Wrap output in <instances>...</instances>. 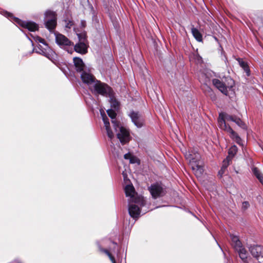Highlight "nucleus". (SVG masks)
Returning a JSON list of instances; mask_svg holds the SVG:
<instances>
[{"label":"nucleus","instance_id":"obj_36","mask_svg":"<svg viewBox=\"0 0 263 263\" xmlns=\"http://www.w3.org/2000/svg\"><path fill=\"white\" fill-rule=\"evenodd\" d=\"M206 95L209 96L212 101H216L217 99L216 95L213 90L212 91V92H210Z\"/></svg>","mask_w":263,"mask_h":263},{"label":"nucleus","instance_id":"obj_16","mask_svg":"<svg viewBox=\"0 0 263 263\" xmlns=\"http://www.w3.org/2000/svg\"><path fill=\"white\" fill-rule=\"evenodd\" d=\"M218 122L219 127L228 134H230L233 130L229 125L226 124L224 118L222 114H220L219 115Z\"/></svg>","mask_w":263,"mask_h":263},{"label":"nucleus","instance_id":"obj_26","mask_svg":"<svg viewBox=\"0 0 263 263\" xmlns=\"http://www.w3.org/2000/svg\"><path fill=\"white\" fill-rule=\"evenodd\" d=\"M91 13L92 14V20L93 22V24L96 25L100 23V21L98 16L96 14V11L94 10V8L92 5H91Z\"/></svg>","mask_w":263,"mask_h":263},{"label":"nucleus","instance_id":"obj_41","mask_svg":"<svg viewBox=\"0 0 263 263\" xmlns=\"http://www.w3.org/2000/svg\"><path fill=\"white\" fill-rule=\"evenodd\" d=\"M26 36L28 37V39L31 41L32 45H33V42L30 40V39L29 38V37L27 35H26Z\"/></svg>","mask_w":263,"mask_h":263},{"label":"nucleus","instance_id":"obj_23","mask_svg":"<svg viewBox=\"0 0 263 263\" xmlns=\"http://www.w3.org/2000/svg\"><path fill=\"white\" fill-rule=\"evenodd\" d=\"M240 258L245 262L247 259L248 253L246 248H239L237 250Z\"/></svg>","mask_w":263,"mask_h":263},{"label":"nucleus","instance_id":"obj_20","mask_svg":"<svg viewBox=\"0 0 263 263\" xmlns=\"http://www.w3.org/2000/svg\"><path fill=\"white\" fill-rule=\"evenodd\" d=\"M230 237L231 238L233 247H243L239 237L237 235L230 234Z\"/></svg>","mask_w":263,"mask_h":263},{"label":"nucleus","instance_id":"obj_33","mask_svg":"<svg viewBox=\"0 0 263 263\" xmlns=\"http://www.w3.org/2000/svg\"><path fill=\"white\" fill-rule=\"evenodd\" d=\"M106 130L107 135L110 139H112L114 137V134L110 128V126L105 127Z\"/></svg>","mask_w":263,"mask_h":263},{"label":"nucleus","instance_id":"obj_32","mask_svg":"<svg viewBox=\"0 0 263 263\" xmlns=\"http://www.w3.org/2000/svg\"><path fill=\"white\" fill-rule=\"evenodd\" d=\"M129 162L131 164H140V160L136 156L132 155L130 158Z\"/></svg>","mask_w":263,"mask_h":263},{"label":"nucleus","instance_id":"obj_27","mask_svg":"<svg viewBox=\"0 0 263 263\" xmlns=\"http://www.w3.org/2000/svg\"><path fill=\"white\" fill-rule=\"evenodd\" d=\"M94 26H95V28H96L98 34L100 36H102L104 34L105 31H104V27H103V24L102 23H100L98 24L95 25Z\"/></svg>","mask_w":263,"mask_h":263},{"label":"nucleus","instance_id":"obj_31","mask_svg":"<svg viewBox=\"0 0 263 263\" xmlns=\"http://www.w3.org/2000/svg\"><path fill=\"white\" fill-rule=\"evenodd\" d=\"M202 89L206 95L210 92H212V91L213 90L207 84H204L203 86Z\"/></svg>","mask_w":263,"mask_h":263},{"label":"nucleus","instance_id":"obj_37","mask_svg":"<svg viewBox=\"0 0 263 263\" xmlns=\"http://www.w3.org/2000/svg\"><path fill=\"white\" fill-rule=\"evenodd\" d=\"M110 101L111 103V106L114 107L115 108H116L117 106H118V105L117 101L115 99L114 100L111 98H110Z\"/></svg>","mask_w":263,"mask_h":263},{"label":"nucleus","instance_id":"obj_24","mask_svg":"<svg viewBox=\"0 0 263 263\" xmlns=\"http://www.w3.org/2000/svg\"><path fill=\"white\" fill-rule=\"evenodd\" d=\"M230 138L234 140L238 144L242 145V140L239 136L233 130L230 134Z\"/></svg>","mask_w":263,"mask_h":263},{"label":"nucleus","instance_id":"obj_6","mask_svg":"<svg viewBox=\"0 0 263 263\" xmlns=\"http://www.w3.org/2000/svg\"><path fill=\"white\" fill-rule=\"evenodd\" d=\"M55 43L68 53H72L73 52V43L65 35L62 34H57L55 35Z\"/></svg>","mask_w":263,"mask_h":263},{"label":"nucleus","instance_id":"obj_22","mask_svg":"<svg viewBox=\"0 0 263 263\" xmlns=\"http://www.w3.org/2000/svg\"><path fill=\"white\" fill-rule=\"evenodd\" d=\"M238 148L235 145L232 146L228 151V156L227 157V159L229 161L232 159L237 152Z\"/></svg>","mask_w":263,"mask_h":263},{"label":"nucleus","instance_id":"obj_39","mask_svg":"<svg viewBox=\"0 0 263 263\" xmlns=\"http://www.w3.org/2000/svg\"><path fill=\"white\" fill-rule=\"evenodd\" d=\"M80 25L82 27H85L86 25V21L85 20H81Z\"/></svg>","mask_w":263,"mask_h":263},{"label":"nucleus","instance_id":"obj_17","mask_svg":"<svg viewBox=\"0 0 263 263\" xmlns=\"http://www.w3.org/2000/svg\"><path fill=\"white\" fill-rule=\"evenodd\" d=\"M225 118L228 121H231L235 123L238 126L243 129H247V128L245 123L239 118L235 116H233L232 115H226L225 116Z\"/></svg>","mask_w":263,"mask_h":263},{"label":"nucleus","instance_id":"obj_19","mask_svg":"<svg viewBox=\"0 0 263 263\" xmlns=\"http://www.w3.org/2000/svg\"><path fill=\"white\" fill-rule=\"evenodd\" d=\"M238 62L240 66L245 71L246 75L249 77L250 76L251 72L250 68L247 62L244 61L242 59L239 58L238 59Z\"/></svg>","mask_w":263,"mask_h":263},{"label":"nucleus","instance_id":"obj_18","mask_svg":"<svg viewBox=\"0 0 263 263\" xmlns=\"http://www.w3.org/2000/svg\"><path fill=\"white\" fill-rule=\"evenodd\" d=\"M125 193L126 197H129L130 200L129 201L134 200L135 198L138 197H135V188L132 184L126 185L125 187Z\"/></svg>","mask_w":263,"mask_h":263},{"label":"nucleus","instance_id":"obj_29","mask_svg":"<svg viewBox=\"0 0 263 263\" xmlns=\"http://www.w3.org/2000/svg\"><path fill=\"white\" fill-rule=\"evenodd\" d=\"M107 115L108 116L111 118V119L112 120V121H114V119H115L116 118V113L115 112V111L112 109H108L107 110ZM115 122H116L115 121H114Z\"/></svg>","mask_w":263,"mask_h":263},{"label":"nucleus","instance_id":"obj_3","mask_svg":"<svg viewBox=\"0 0 263 263\" xmlns=\"http://www.w3.org/2000/svg\"><path fill=\"white\" fill-rule=\"evenodd\" d=\"M145 205V200L143 197L135 198L134 200L128 201V211L129 216L133 218H138L140 214V208Z\"/></svg>","mask_w":263,"mask_h":263},{"label":"nucleus","instance_id":"obj_1","mask_svg":"<svg viewBox=\"0 0 263 263\" xmlns=\"http://www.w3.org/2000/svg\"><path fill=\"white\" fill-rule=\"evenodd\" d=\"M185 157L189 160V164L195 176L197 178H200L204 172L203 162L200 155L197 152L193 153L192 151L186 154Z\"/></svg>","mask_w":263,"mask_h":263},{"label":"nucleus","instance_id":"obj_21","mask_svg":"<svg viewBox=\"0 0 263 263\" xmlns=\"http://www.w3.org/2000/svg\"><path fill=\"white\" fill-rule=\"evenodd\" d=\"M252 171L255 176L257 178L259 182L263 185V174L259 171L256 167L252 168Z\"/></svg>","mask_w":263,"mask_h":263},{"label":"nucleus","instance_id":"obj_2","mask_svg":"<svg viewBox=\"0 0 263 263\" xmlns=\"http://www.w3.org/2000/svg\"><path fill=\"white\" fill-rule=\"evenodd\" d=\"M33 38L36 42L40 43L44 45L43 46L39 45L37 46V49H36L35 51V52L44 55L50 60L54 59V58L56 57L55 52L50 48L44 39L39 36H35Z\"/></svg>","mask_w":263,"mask_h":263},{"label":"nucleus","instance_id":"obj_40","mask_svg":"<svg viewBox=\"0 0 263 263\" xmlns=\"http://www.w3.org/2000/svg\"><path fill=\"white\" fill-rule=\"evenodd\" d=\"M250 247H260V246L258 245H253V246H251Z\"/></svg>","mask_w":263,"mask_h":263},{"label":"nucleus","instance_id":"obj_13","mask_svg":"<svg viewBox=\"0 0 263 263\" xmlns=\"http://www.w3.org/2000/svg\"><path fill=\"white\" fill-rule=\"evenodd\" d=\"M79 39V41L75 45L73 46V51H75L76 52L81 54H85L87 52V46L84 42H82V38L80 34H77Z\"/></svg>","mask_w":263,"mask_h":263},{"label":"nucleus","instance_id":"obj_9","mask_svg":"<svg viewBox=\"0 0 263 263\" xmlns=\"http://www.w3.org/2000/svg\"><path fill=\"white\" fill-rule=\"evenodd\" d=\"M227 81H230V85H226L224 83L217 79H213L212 80V83L214 86L216 87L220 91H221L224 95L228 96V88H231L233 87L234 82L231 78H228Z\"/></svg>","mask_w":263,"mask_h":263},{"label":"nucleus","instance_id":"obj_34","mask_svg":"<svg viewBox=\"0 0 263 263\" xmlns=\"http://www.w3.org/2000/svg\"><path fill=\"white\" fill-rule=\"evenodd\" d=\"M228 165V164H223L221 167L220 170L219 171L218 175L220 176V177H221L222 175L224 173L225 170L227 169Z\"/></svg>","mask_w":263,"mask_h":263},{"label":"nucleus","instance_id":"obj_43","mask_svg":"<svg viewBox=\"0 0 263 263\" xmlns=\"http://www.w3.org/2000/svg\"><path fill=\"white\" fill-rule=\"evenodd\" d=\"M34 51V49L33 48V49H32V51L31 52V53H32Z\"/></svg>","mask_w":263,"mask_h":263},{"label":"nucleus","instance_id":"obj_38","mask_svg":"<svg viewBox=\"0 0 263 263\" xmlns=\"http://www.w3.org/2000/svg\"><path fill=\"white\" fill-rule=\"evenodd\" d=\"M132 156V155L130 154V153H127L124 154V158L125 159L129 160L130 158H131Z\"/></svg>","mask_w":263,"mask_h":263},{"label":"nucleus","instance_id":"obj_11","mask_svg":"<svg viewBox=\"0 0 263 263\" xmlns=\"http://www.w3.org/2000/svg\"><path fill=\"white\" fill-rule=\"evenodd\" d=\"M80 73V77L82 82L87 84L89 88L97 80L95 77L90 73L89 69H85V70Z\"/></svg>","mask_w":263,"mask_h":263},{"label":"nucleus","instance_id":"obj_28","mask_svg":"<svg viewBox=\"0 0 263 263\" xmlns=\"http://www.w3.org/2000/svg\"><path fill=\"white\" fill-rule=\"evenodd\" d=\"M100 251L102 252L105 253L109 258L112 263H116V260L112 253L107 250L104 249H101Z\"/></svg>","mask_w":263,"mask_h":263},{"label":"nucleus","instance_id":"obj_5","mask_svg":"<svg viewBox=\"0 0 263 263\" xmlns=\"http://www.w3.org/2000/svg\"><path fill=\"white\" fill-rule=\"evenodd\" d=\"M4 15L11 22L17 24L23 28L27 29L29 31L34 32L39 29L38 25L34 22H26L23 21L16 17L13 16L11 13L8 12H5Z\"/></svg>","mask_w":263,"mask_h":263},{"label":"nucleus","instance_id":"obj_30","mask_svg":"<svg viewBox=\"0 0 263 263\" xmlns=\"http://www.w3.org/2000/svg\"><path fill=\"white\" fill-rule=\"evenodd\" d=\"M101 116L102 117V120L103 121L105 127L110 126V123L109 121V119L106 115L104 113L103 114H101Z\"/></svg>","mask_w":263,"mask_h":263},{"label":"nucleus","instance_id":"obj_35","mask_svg":"<svg viewBox=\"0 0 263 263\" xmlns=\"http://www.w3.org/2000/svg\"><path fill=\"white\" fill-rule=\"evenodd\" d=\"M250 206V204L248 201H243L242 203L241 210L243 211L247 210Z\"/></svg>","mask_w":263,"mask_h":263},{"label":"nucleus","instance_id":"obj_14","mask_svg":"<svg viewBox=\"0 0 263 263\" xmlns=\"http://www.w3.org/2000/svg\"><path fill=\"white\" fill-rule=\"evenodd\" d=\"M74 69L78 72L81 73L87 69L82 59L79 57H74L73 59Z\"/></svg>","mask_w":263,"mask_h":263},{"label":"nucleus","instance_id":"obj_12","mask_svg":"<svg viewBox=\"0 0 263 263\" xmlns=\"http://www.w3.org/2000/svg\"><path fill=\"white\" fill-rule=\"evenodd\" d=\"M112 123L114 124L115 131L117 132L118 130H120V132L117 134V138L121 143L124 142L126 138L128 136V132L124 127L119 126L116 122L112 121Z\"/></svg>","mask_w":263,"mask_h":263},{"label":"nucleus","instance_id":"obj_10","mask_svg":"<svg viewBox=\"0 0 263 263\" xmlns=\"http://www.w3.org/2000/svg\"><path fill=\"white\" fill-rule=\"evenodd\" d=\"M133 124L139 128L142 127L144 125V119L141 113L133 110H130L128 114Z\"/></svg>","mask_w":263,"mask_h":263},{"label":"nucleus","instance_id":"obj_8","mask_svg":"<svg viewBox=\"0 0 263 263\" xmlns=\"http://www.w3.org/2000/svg\"><path fill=\"white\" fill-rule=\"evenodd\" d=\"M148 191L154 199L162 197L165 194V189L161 182H156L152 184L148 187Z\"/></svg>","mask_w":263,"mask_h":263},{"label":"nucleus","instance_id":"obj_42","mask_svg":"<svg viewBox=\"0 0 263 263\" xmlns=\"http://www.w3.org/2000/svg\"><path fill=\"white\" fill-rule=\"evenodd\" d=\"M215 40L216 41H218V39H217V37H215Z\"/></svg>","mask_w":263,"mask_h":263},{"label":"nucleus","instance_id":"obj_25","mask_svg":"<svg viewBox=\"0 0 263 263\" xmlns=\"http://www.w3.org/2000/svg\"><path fill=\"white\" fill-rule=\"evenodd\" d=\"M191 32L193 36L198 42H201L202 41V36L197 28L192 27Z\"/></svg>","mask_w":263,"mask_h":263},{"label":"nucleus","instance_id":"obj_7","mask_svg":"<svg viewBox=\"0 0 263 263\" xmlns=\"http://www.w3.org/2000/svg\"><path fill=\"white\" fill-rule=\"evenodd\" d=\"M45 25L49 31L54 29L57 25V16L55 12L47 10L44 13Z\"/></svg>","mask_w":263,"mask_h":263},{"label":"nucleus","instance_id":"obj_4","mask_svg":"<svg viewBox=\"0 0 263 263\" xmlns=\"http://www.w3.org/2000/svg\"><path fill=\"white\" fill-rule=\"evenodd\" d=\"M91 91L95 95H100L105 97H110L112 95L111 88L107 84L96 80L93 85L89 88Z\"/></svg>","mask_w":263,"mask_h":263},{"label":"nucleus","instance_id":"obj_15","mask_svg":"<svg viewBox=\"0 0 263 263\" xmlns=\"http://www.w3.org/2000/svg\"><path fill=\"white\" fill-rule=\"evenodd\" d=\"M251 254L260 263H263V248H249Z\"/></svg>","mask_w":263,"mask_h":263}]
</instances>
